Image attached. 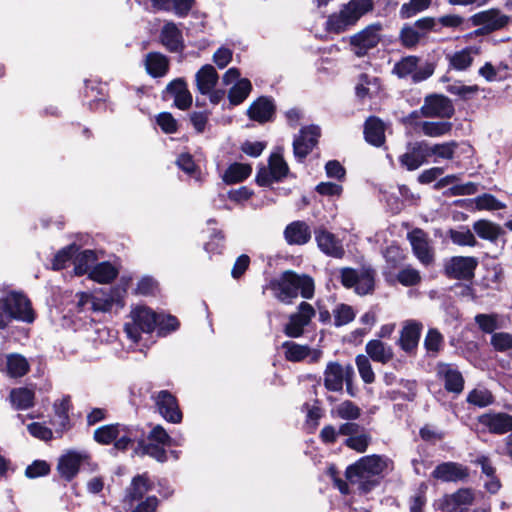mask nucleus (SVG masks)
I'll use <instances>...</instances> for the list:
<instances>
[{"label": "nucleus", "instance_id": "f257e3e1", "mask_svg": "<svg viewBox=\"0 0 512 512\" xmlns=\"http://www.w3.org/2000/svg\"><path fill=\"white\" fill-rule=\"evenodd\" d=\"M391 469L392 462L390 459L370 455L349 466L346 470V477L351 484L357 485L364 492H368L378 484V477Z\"/></svg>", "mask_w": 512, "mask_h": 512}, {"label": "nucleus", "instance_id": "f03ea898", "mask_svg": "<svg viewBox=\"0 0 512 512\" xmlns=\"http://www.w3.org/2000/svg\"><path fill=\"white\" fill-rule=\"evenodd\" d=\"M269 288L279 301L291 304L298 294L305 299H311L315 286L310 276L288 270L283 272L279 278L271 280Z\"/></svg>", "mask_w": 512, "mask_h": 512}, {"label": "nucleus", "instance_id": "7ed1b4c3", "mask_svg": "<svg viewBox=\"0 0 512 512\" xmlns=\"http://www.w3.org/2000/svg\"><path fill=\"white\" fill-rule=\"evenodd\" d=\"M35 319L32 303L23 292L11 290L0 297V329H4L12 320L31 324Z\"/></svg>", "mask_w": 512, "mask_h": 512}, {"label": "nucleus", "instance_id": "20e7f679", "mask_svg": "<svg viewBox=\"0 0 512 512\" xmlns=\"http://www.w3.org/2000/svg\"><path fill=\"white\" fill-rule=\"evenodd\" d=\"M374 9V0H350L338 12L328 16L325 29L331 33H343L355 26L367 13Z\"/></svg>", "mask_w": 512, "mask_h": 512}, {"label": "nucleus", "instance_id": "39448f33", "mask_svg": "<svg viewBox=\"0 0 512 512\" xmlns=\"http://www.w3.org/2000/svg\"><path fill=\"white\" fill-rule=\"evenodd\" d=\"M157 315L149 308L144 306L135 307L130 314L131 321L124 326L129 339L137 342L141 333H150L157 325Z\"/></svg>", "mask_w": 512, "mask_h": 512}, {"label": "nucleus", "instance_id": "423d86ee", "mask_svg": "<svg viewBox=\"0 0 512 512\" xmlns=\"http://www.w3.org/2000/svg\"><path fill=\"white\" fill-rule=\"evenodd\" d=\"M323 376L324 386L327 390L340 392L345 383L347 392L353 395L351 384L354 376V368L352 365L348 364L343 366L338 362L331 361L326 365Z\"/></svg>", "mask_w": 512, "mask_h": 512}, {"label": "nucleus", "instance_id": "0eeeda50", "mask_svg": "<svg viewBox=\"0 0 512 512\" xmlns=\"http://www.w3.org/2000/svg\"><path fill=\"white\" fill-rule=\"evenodd\" d=\"M218 81V73L210 64L202 66L195 74L197 90L202 95L208 96L212 104H218L225 95L224 90L216 89Z\"/></svg>", "mask_w": 512, "mask_h": 512}, {"label": "nucleus", "instance_id": "6e6552de", "mask_svg": "<svg viewBox=\"0 0 512 512\" xmlns=\"http://www.w3.org/2000/svg\"><path fill=\"white\" fill-rule=\"evenodd\" d=\"M471 21L474 26H480L475 31L479 36L504 29L510 23L511 17L497 8H490L474 14Z\"/></svg>", "mask_w": 512, "mask_h": 512}, {"label": "nucleus", "instance_id": "1a4fd4ad", "mask_svg": "<svg viewBox=\"0 0 512 512\" xmlns=\"http://www.w3.org/2000/svg\"><path fill=\"white\" fill-rule=\"evenodd\" d=\"M316 316V309L308 302H301L297 310L290 314L283 332L290 338H299L304 334L305 328L310 325Z\"/></svg>", "mask_w": 512, "mask_h": 512}, {"label": "nucleus", "instance_id": "9d476101", "mask_svg": "<svg viewBox=\"0 0 512 512\" xmlns=\"http://www.w3.org/2000/svg\"><path fill=\"white\" fill-rule=\"evenodd\" d=\"M476 494L471 488H460L445 494L435 503L436 510L441 512H465L475 502Z\"/></svg>", "mask_w": 512, "mask_h": 512}, {"label": "nucleus", "instance_id": "9b49d317", "mask_svg": "<svg viewBox=\"0 0 512 512\" xmlns=\"http://www.w3.org/2000/svg\"><path fill=\"white\" fill-rule=\"evenodd\" d=\"M222 83L230 86L228 99L232 105H239L246 100L252 91V84L249 79L241 78L239 69L229 68L222 76Z\"/></svg>", "mask_w": 512, "mask_h": 512}, {"label": "nucleus", "instance_id": "f8f14e48", "mask_svg": "<svg viewBox=\"0 0 512 512\" xmlns=\"http://www.w3.org/2000/svg\"><path fill=\"white\" fill-rule=\"evenodd\" d=\"M407 238L411 244L413 254L421 264L428 266L434 261V249L428 235L421 229H414L408 233Z\"/></svg>", "mask_w": 512, "mask_h": 512}, {"label": "nucleus", "instance_id": "ddd939ff", "mask_svg": "<svg viewBox=\"0 0 512 512\" xmlns=\"http://www.w3.org/2000/svg\"><path fill=\"white\" fill-rule=\"evenodd\" d=\"M288 173L287 163L281 155L272 154L269 159L268 168H262L257 173V183L261 186H267L275 181H280Z\"/></svg>", "mask_w": 512, "mask_h": 512}, {"label": "nucleus", "instance_id": "4468645a", "mask_svg": "<svg viewBox=\"0 0 512 512\" xmlns=\"http://www.w3.org/2000/svg\"><path fill=\"white\" fill-rule=\"evenodd\" d=\"M381 25L371 24L350 38V43L356 48L355 53L363 56L367 50L374 48L380 41Z\"/></svg>", "mask_w": 512, "mask_h": 512}, {"label": "nucleus", "instance_id": "2eb2a0df", "mask_svg": "<svg viewBox=\"0 0 512 512\" xmlns=\"http://www.w3.org/2000/svg\"><path fill=\"white\" fill-rule=\"evenodd\" d=\"M478 265L475 257L454 256L445 264L446 274L454 279H470Z\"/></svg>", "mask_w": 512, "mask_h": 512}, {"label": "nucleus", "instance_id": "dca6fc26", "mask_svg": "<svg viewBox=\"0 0 512 512\" xmlns=\"http://www.w3.org/2000/svg\"><path fill=\"white\" fill-rule=\"evenodd\" d=\"M436 375L448 392L460 394L464 389V378L458 368L450 363L436 365Z\"/></svg>", "mask_w": 512, "mask_h": 512}, {"label": "nucleus", "instance_id": "f3484780", "mask_svg": "<svg viewBox=\"0 0 512 512\" xmlns=\"http://www.w3.org/2000/svg\"><path fill=\"white\" fill-rule=\"evenodd\" d=\"M320 136V128L315 125L304 127L293 141L294 155L299 160L304 159L316 146Z\"/></svg>", "mask_w": 512, "mask_h": 512}, {"label": "nucleus", "instance_id": "a211bd4d", "mask_svg": "<svg viewBox=\"0 0 512 512\" xmlns=\"http://www.w3.org/2000/svg\"><path fill=\"white\" fill-rule=\"evenodd\" d=\"M282 348L285 358L291 362L308 360L309 363H317L322 357V350L312 349L308 345L298 344L293 341H285L282 344Z\"/></svg>", "mask_w": 512, "mask_h": 512}, {"label": "nucleus", "instance_id": "6ab92c4d", "mask_svg": "<svg viewBox=\"0 0 512 512\" xmlns=\"http://www.w3.org/2000/svg\"><path fill=\"white\" fill-rule=\"evenodd\" d=\"M153 398L159 413L165 420L171 423L181 422L182 413L176 398L170 392L166 390L160 391Z\"/></svg>", "mask_w": 512, "mask_h": 512}, {"label": "nucleus", "instance_id": "aec40b11", "mask_svg": "<svg viewBox=\"0 0 512 512\" xmlns=\"http://www.w3.org/2000/svg\"><path fill=\"white\" fill-rule=\"evenodd\" d=\"M314 234L318 248L325 255L337 259H340L345 255L342 241L333 233L324 228H318L315 230Z\"/></svg>", "mask_w": 512, "mask_h": 512}, {"label": "nucleus", "instance_id": "412c9836", "mask_svg": "<svg viewBox=\"0 0 512 512\" xmlns=\"http://www.w3.org/2000/svg\"><path fill=\"white\" fill-rule=\"evenodd\" d=\"M468 476V468L457 462L441 463L432 472V477L442 482L464 481Z\"/></svg>", "mask_w": 512, "mask_h": 512}, {"label": "nucleus", "instance_id": "4be33fe9", "mask_svg": "<svg viewBox=\"0 0 512 512\" xmlns=\"http://www.w3.org/2000/svg\"><path fill=\"white\" fill-rule=\"evenodd\" d=\"M428 159L427 142H415L408 145L407 151L400 156L401 165L409 171L418 169Z\"/></svg>", "mask_w": 512, "mask_h": 512}, {"label": "nucleus", "instance_id": "5701e85b", "mask_svg": "<svg viewBox=\"0 0 512 512\" xmlns=\"http://www.w3.org/2000/svg\"><path fill=\"white\" fill-rule=\"evenodd\" d=\"M89 458L86 452L68 451L59 458L57 469L61 477L70 481L78 473L80 465Z\"/></svg>", "mask_w": 512, "mask_h": 512}, {"label": "nucleus", "instance_id": "b1692460", "mask_svg": "<svg viewBox=\"0 0 512 512\" xmlns=\"http://www.w3.org/2000/svg\"><path fill=\"white\" fill-rule=\"evenodd\" d=\"M421 111L426 117L450 118L453 115L454 108L448 98L433 95L425 99Z\"/></svg>", "mask_w": 512, "mask_h": 512}, {"label": "nucleus", "instance_id": "393cba45", "mask_svg": "<svg viewBox=\"0 0 512 512\" xmlns=\"http://www.w3.org/2000/svg\"><path fill=\"white\" fill-rule=\"evenodd\" d=\"M480 53V49L476 46H468L461 50L446 55L449 69L458 72L468 70L476 56Z\"/></svg>", "mask_w": 512, "mask_h": 512}, {"label": "nucleus", "instance_id": "a878e982", "mask_svg": "<svg viewBox=\"0 0 512 512\" xmlns=\"http://www.w3.org/2000/svg\"><path fill=\"white\" fill-rule=\"evenodd\" d=\"M29 368L27 359L20 354H8L0 357V370L9 377H22L29 371Z\"/></svg>", "mask_w": 512, "mask_h": 512}, {"label": "nucleus", "instance_id": "bb28decb", "mask_svg": "<svg viewBox=\"0 0 512 512\" xmlns=\"http://www.w3.org/2000/svg\"><path fill=\"white\" fill-rule=\"evenodd\" d=\"M125 289L119 287L113 288L108 294H102L101 296H92L91 310L96 312H108L116 304L121 307L124 305Z\"/></svg>", "mask_w": 512, "mask_h": 512}, {"label": "nucleus", "instance_id": "cd10ccee", "mask_svg": "<svg viewBox=\"0 0 512 512\" xmlns=\"http://www.w3.org/2000/svg\"><path fill=\"white\" fill-rule=\"evenodd\" d=\"M422 328V323L418 321L408 320L404 322L399 343L405 352H412L417 347Z\"/></svg>", "mask_w": 512, "mask_h": 512}, {"label": "nucleus", "instance_id": "c85d7f7f", "mask_svg": "<svg viewBox=\"0 0 512 512\" xmlns=\"http://www.w3.org/2000/svg\"><path fill=\"white\" fill-rule=\"evenodd\" d=\"M284 238L289 245H305L311 239V229L304 221H294L286 226Z\"/></svg>", "mask_w": 512, "mask_h": 512}, {"label": "nucleus", "instance_id": "c756f323", "mask_svg": "<svg viewBox=\"0 0 512 512\" xmlns=\"http://www.w3.org/2000/svg\"><path fill=\"white\" fill-rule=\"evenodd\" d=\"M275 112V105L270 98L259 97L248 108V116L259 123L270 121Z\"/></svg>", "mask_w": 512, "mask_h": 512}, {"label": "nucleus", "instance_id": "7c9ffc66", "mask_svg": "<svg viewBox=\"0 0 512 512\" xmlns=\"http://www.w3.org/2000/svg\"><path fill=\"white\" fill-rule=\"evenodd\" d=\"M480 422L492 433L504 434L512 430V416L505 413L483 415Z\"/></svg>", "mask_w": 512, "mask_h": 512}, {"label": "nucleus", "instance_id": "2f4dec72", "mask_svg": "<svg viewBox=\"0 0 512 512\" xmlns=\"http://www.w3.org/2000/svg\"><path fill=\"white\" fill-rule=\"evenodd\" d=\"M385 124L377 117H369L364 126L365 140L376 147L385 142Z\"/></svg>", "mask_w": 512, "mask_h": 512}, {"label": "nucleus", "instance_id": "473e14b6", "mask_svg": "<svg viewBox=\"0 0 512 512\" xmlns=\"http://www.w3.org/2000/svg\"><path fill=\"white\" fill-rule=\"evenodd\" d=\"M167 91L174 98V104L181 110L188 109L192 104V95L183 79H176L167 86Z\"/></svg>", "mask_w": 512, "mask_h": 512}, {"label": "nucleus", "instance_id": "72a5a7b5", "mask_svg": "<svg viewBox=\"0 0 512 512\" xmlns=\"http://www.w3.org/2000/svg\"><path fill=\"white\" fill-rule=\"evenodd\" d=\"M152 490V483L146 474L135 476L127 489L126 499L132 506L136 501L144 498L145 494Z\"/></svg>", "mask_w": 512, "mask_h": 512}, {"label": "nucleus", "instance_id": "f704fd0d", "mask_svg": "<svg viewBox=\"0 0 512 512\" xmlns=\"http://www.w3.org/2000/svg\"><path fill=\"white\" fill-rule=\"evenodd\" d=\"M161 41L163 45L172 52L180 51L183 48L182 32L173 22H167L161 30Z\"/></svg>", "mask_w": 512, "mask_h": 512}, {"label": "nucleus", "instance_id": "c9c22d12", "mask_svg": "<svg viewBox=\"0 0 512 512\" xmlns=\"http://www.w3.org/2000/svg\"><path fill=\"white\" fill-rule=\"evenodd\" d=\"M145 67L151 76L162 77L168 71L169 61L164 55L157 52H151L146 55Z\"/></svg>", "mask_w": 512, "mask_h": 512}, {"label": "nucleus", "instance_id": "e433bc0d", "mask_svg": "<svg viewBox=\"0 0 512 512\" xmlns=\"http://www.w3.org/2000/svg\"><path fill=\"white\" fill-rule=\"evenodd\" d=\"M151 2L153 7L173 11L179 17L186 16L193 5V0H151Z\"/></svg>", "mask_w": 512, "mask_h": 512}, {"label": "nucleus", "instance_id": "4c0bfd02", "mask_svg": "<svg viewBox=\"0 0 512 512\" xmlns=\"http://www.w3.org/2000/svg\"><path fill=\"white\" fill-rule=\"evenodd\" d=\"M473 230L484 240L495 242L503 233L502 228L489 220L481 219L473 223Z\"/></svg>", "mask_w": 512, "mask_h": 512}, {"label": "nucleus", "instance_id": "58836bf2", "mask_svg": "<svg viewBox=\"0 0 512 512\" xmlns=\"http://www.w3.org/2000/svg\"><path fill=\"white\" fill-rule=\"evenodd\" d=\"M366 353L372 360L380 363H387L393 357V351L390 346L380 340H371L366 344Z\"/></svg>", "mask_w": 512, "mask_h": 512}, {"label": "nucleus", "instance_id": "ea45409f", "mask_svg": "<svg viewBox=\"0 0 512 512\" xmlns=\"http://www.w3.org/2000/svg\"><path fill=\"white\" fill-rule=\"evenodd\" d=\"M458 144L455 141L430 145L427 143V155L434 157V162L451 160L454 157Z\"/></svg>", "mask_w": 512, "mask_h": 512}, {"label": "nucleus", "instance_id": "a19ab883", "mask_svg": "<svg viewBox=\"0 0 512 512\" xmlns=\"http://www.w3.org/2000/svg\"><path fill=\"white\" fill-rule=\"evenodd\" d=\"M34 396V391L30 388H15L10 392V401L15 409L25 410L33 406Z\"/></svg>", "mask_w": 512, "mask_h": 512}, {"label": "nucleus", "instance_id": "79ce46f5", "mask_svg": "<svg viewBox=\"0 0 512 512\" xmlns=\"http://www.w3.org/2000/svg\"><path fill=\"white\" fill-rule=\"evenodd\" d=\"M118 270L109 262L98 263L90 270V279L98 283H109L116 278Z\"/></svg>", "mask_w": 512, "mask_h": 512}, {"label": "nucleus", "instance_id": "37998d69", "mask_svg": "<svg viewBox=\"0 0 512 512\" xmlns=\"http://www.w3.org/2000/svg\"><path fill=\"white\" fill-rule=\"evenodd\" d=\"M248 164L233 163L224 172L222 179L226 184H235L245 180L251 174Z\"/></svg>", "mask_w": 512, "mask_h": 512}, {"label": "nucleus", "instance_id": "c03bdc74", "mask_svg": "<svg viewBox=\"0 0 512 512\" xmlns=\"http://www.w3.org/2000/svg\"><path fill=\"white\" fill-rule=\"evenodd\" d=\"M70 409V398L63 397L60 400H57L54 403V419L52 420V424L57 426L60 431H63L67 428L69 423V412Z\"/></svg>", "mask_w": 512, "mask_h": 512}, {"label": "nucleus", "instance_id": "a18cd8bd", "mask_svg": "<svg viewBox=\"0 0 512 512\" xmlns=\"http://www.w3.org/2000/svg\"><path fill=\"white\" fill-rule=\"evenodd\" d=\"M331 414L343 420H356L361 415V409L352 401L345 400L332 408Z\"/></svg>", "mask_w": 512, "mask_h": 512}, {"label": "nucleus", "instance_id": "49530a36", "mask_svg": "<svg viewBox=\"0 0 512 512\" xmlns=\"http://www.w3.org/2000/svg\"><path fill=\"white\" fill-rule=\"evenodd\" d=\"M119 433L115 439L114 446L118 450H125L128 446L139 438V431L134 427L123 424L119 425Z\"/></svg>", "mask_w": 512, "mask_h": 512}, {"label": "nucleus", "instance_id": "de8ad7c7", "mask_svg": "<svg viewBox=\"0 0 512 512\" xmlns=\"http://www.w3.org/2000/svg\"><path fill=\"white\" fill-rule=\"evenodd\" d=\"M97 261L96 253L92 250H84L79 253L74 260L75 265V273L77 275H83L85 273H90V270L93 268V265Z\"/></svg>", "mask_w": 512, "mask_h": 512}, {"label": "nucleus", "instance_id": "09e8293b", "mask_svg": "<svg viewBox=\"0 0 512 512\" xmlns=\"http://www.w3.org/2000/svg\"><path fill=\"white\" fill-rule=\"evenodd\" d=\"M380 88L378 78L362 74L356 86V94L360 98L376 93Z\"/></svg>", "mask_w": 512, "mask_h": 512}, {"label": "nucleus", "instance_id": "8fccbe9b", "mask_svg": "<svg viewBox=\"0 0 512 512\" xmlns=\"http://www.w3.org/2000/svg\"><path fill=\"white\" fill-rule=\"evenodd\" d=\"M448 236L454 244L459 246L474 247L477 244L474 234L465 227H462L459 230L450 229L448 231Z\"/></svg>", "mask_w": 512, "mask_h": 512}, {"label": "nucleus", "instance_id": "3c124183", "mask_svg": "<svg viewBox=\"0 0 512 512\" xmlns=\"http://www.w3.org/2000/svg\"><path fill=\"white\" fill-rule=\"evenodd\" d=\"M419 59L416 56H407L398 61L393 67V73L399 78L407 77L415 73Z\"/></svg>", "mask_w": 512, "mask_h": 512}, {"label": "nucleus", "instance_id": "603ef678", "mask_svg": "<svg viewBox=\"0 0 512 512\" xmlns=\"http://www.w3.org/2000/svg\"><path fill=\"white\" fill-rule=\"evenodd\" d=\"M120 424H109L104 425L97 428L94 431V439L96 442L108 445L115 442L117 438V433H119L118 428Z\"/></svg>", "mask_w": 512, "mask_h": 512}, {"label": "nucleus", "instance_id": "864d4df0", "mask_svg": "<svg viewBox=\"0 0 512 512\" xmlns=\"http://www.w3.org/2000/svg\"><path fill=\"white\" fill-rule=\"evenodd\" d=\"M422 132L429 137H440L449 133L452 129V124L446 121L438 122H423L421 124Z\"/></svg>", "mask_w": 512, "mask_h": 512}, {"label": "nucleus", "instance_id": "5fc2aeb1", "mask_svg": "<svg viewBox=\"0 0 512 512\" xmlns=\"http://www.w3.org/2000/svg\"><path fill=\"white\" fill-rule=\"evenodd\" d=\"M177 165L182 171L194 178L196 181L201 182L203 180L202 173L195 165L190 154H181L177 159Z\"/></svg>", "mask_w": 512, "mask_h": 512}, {"label": "nucleus", "instance_id": "6e6d98bb", "mask_svg": "<svg viewBox=\"0 0 512 512\" xmlns=\"http://www.w3.org/2000/svg\"><path fill=\"white\" fill-rule=\"evenodd\" d=\"M493 400L492 393L486 388H475L467 396V402L478 407H486L492 404Z\"/></svg>", "mask_w": 512, "mask_h": 512}, {"label": "nucleus", "instance_id": "4d7b16f0", "mask_svg": "<svg viewBox=\"0 0 512 512\" xmlns=\"http://www.w3.org/2000/svg\"><path fill=\"white\" fill-rule=\"evenodd\" d=\"M475 322L484 333L491 334L501 327L497 314H477Z\"/></svg>", "mask_w": 512, "mask_h": 512}, {"label": "nucleus", "instance_id": "13d9d810", "mask_svg": "<svg viewBox=\"0 0 512 512\" xmlns=\"http://www.w3.org/2000/svg\"><path fill=\"white\" fill-rule=\"evenodd\" d=\"M473 203L477 210L494 211V210H501L506 207V205L504 203L497 200L493 195L487 194V193L476 197L473 200Z\"/></svg>", "mask_w": 512, "mask_h": 512}, {"label": "nucleus", "instance_id": "bf43d9fd", "mask_svg": "<svg viewBox=\"0 0 512 512\" xmlns=\"http://www.w3.org/2000/svg\"><path fill=\"white\" fill-rule=\"evenodd\" d=\"M374 274L370 270H361L354 286L355 292L359 295H366L373 290Z\"/></svg>", "mask_w": 512, "mask_h": 512}, {"label": "nucleus", "instance_id": "052dcab7", "mask_svg": "<svg viewBox=\"0 0 512 512\" xmlns=\"http://www.w3.org/2000/svg\"><path fill=\"white\" fill-rule=\"evenodd\" d=\"M444 338L435 328L428 330L424 339V346L429 353L437 354L443 346Z\"/></svg>", "mask_w": 512, "mask_h": 512}, {"label": "nucleus", "instance_id": "680f3d73", "mask_svg": "<svg viewBox=\"0 0 512 512\" xmlns=\"http://www.w3.org/2000/svg\"><path fill=\"white\" fill-rule=\"evenodd\" d=\"M370 441V435L366 433L364 430H362L358 434L352 437H348L345 440V445L359 453H363L366 451Z\"/></svg>", "mask_w": 512, "mask_h": 512}, {"label": "nucleus", "instance_id": "e2e57ef3", "mask_svg": "<svg viewBox=\"0 0 512 512\" xmlns=\"http://www.w3.org/2000/svg\"><path fill=\"white\" fill-rule=\"evenodd\" d=\"M431 3V0H410L408 3H404L400 9V15L402 18H410L415 14L427 9Z\"/></svg>", "mask_w": 512, "mask_h": 512}, {"label": "nucleus", "instance_id": "0e129e2a", "mask_svg": "<svg viewBox=\"0 0 512 512\" xmlns=\"http://www.w3.org/2000/svg\"><path fill=\"white\" fill-rule=\"evenodd\" d=\"M446 90L452 95L459 96L462 99H468L471 96L478 93L479 87L477 85L467 86L462 84L460 81H456L454 83L449 84L446 87Z\"/></svg>", "mask_w": 512, "mask_h": 512}, {"label": "nucleus", "instance_id": "69168bd1", "mask_svg": "<svg viewBox=\"0 0 512 512\" xmlns=\"http://www.w3.org/2000/svg\"><path fill=\"white\" fill-rule=\"evenodd\" d=\"M78 251V247L75 244L69 245L66 248L60 250L54 257L53 260V269L60 270L63 269L66 264L72 259L74 254Z\"/></svg>", "mask_w": 512, "mask_h": 512}, {"label": "nucleus", "instance_id": "338daca9", "mask_svg": "<svg viewBox=\"0 0 512 512\" xmlns=\"http://www.w3.org/2000/svg\"><path fill=\"white\" fill-rule=\"evenodd\" d=\"M334 322L336 326H343L351 322L354 317L355 313L351 306L346 304H340L338 305L334 311Z\"/></svg>", "mask_w": 512, "mask_h": 512}, {"label": "nucleus", "instance_id": "774afa93", "mask_svg": "<svg viewBox=\"0 0 512 512\" xmlns=\"http://www.w3.org/2000/svg\"><path fill=\"white\" fill-rule=\"evenodd\" d=\"M491 345L497 351H508L512 349V335L506 332L494 333L491 337Z\"/></svg>", "mask_w": 512, "mask_h": 512}]
</instances>
